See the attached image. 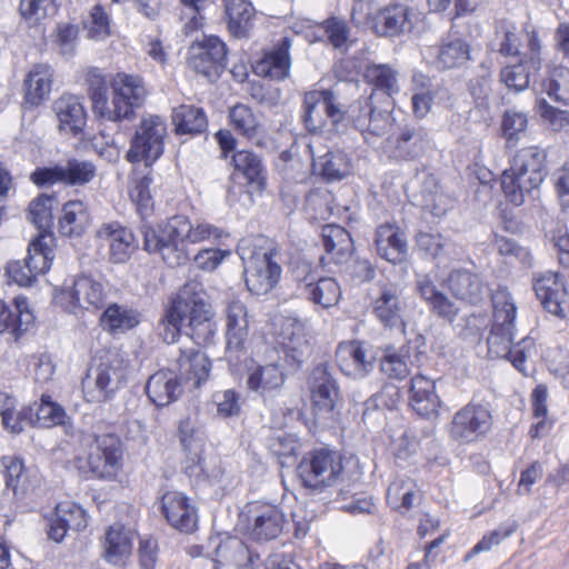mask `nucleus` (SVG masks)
Masks as SVG:
<instances>
[{"label": "nucleus", "mask_w": 569, "mask_h": 569, "mask_svg": "<svg viewBox=\"0 0 569 569\" xmlns=\"http://www.w3.org/2000/svg\"><path fill=\"white\" fill-rule=\"evenodd\" d=\"M182 329L198 346L211 343L217 331L203 286L197 280L187 281L178 290L157 327L159 337L166 343L176 342Z\"/></svg>", "instance_id": "obj_1"}, {"label": "nucleus", "mask_w": 569, "mask_h": 569, "mask_svg": "<svg viewBox=\"0 0 569 569\" xmlns=\"http://www.w3.org/2000/svg\"><path fill=\"white\" fill-rule=\"evenodd\" d=\"M143 249L149 253H159L163 262L174 268L188 262L184 241L198 243L204 240H218L228 236L222 229L206 222L193 226L186 216L171 217L166 226L154 230L142 227Z\"/></svg>", "instance_id": "obj_2"}, {"label": "nucleus", "mask_w": 569, "mask_h": 569, "mask_svg": "<svg viewBox=\"0 0 569 569\" xmlns=\"http://www.w3.org/2000/svg\"><path fill=\"white\" fill-rule=\"evenodd\" d=\"M211 361L194 348H179L172 368L159 370L149 377L146 392L157 407H166L182 395L180 379L192 380L193 387H200L209 378Z\"/></svg>", "instance_id": "obj_3"}, {"label": "nucleus", "mask_w": 569, "mask_h": 569, "mask_svg": "<svg viewBox=\"0 0 569 569\" xmlns=\"http://www.w3.org/2000/svg\"><path fill=\"white\" fill-rule=\"evenodd\" d=\"M491 301L493 316L490 335L487 339L489 352L495 357L507 358L516 369L526 373L525 362L533 352L535 340L526 337L513 345L517 308L507 288L499 287L493 291Z\"/></svg>", "instance_id": "obj_4"}, {"label": "nucleus", "mask_w": 569, "mask_h": 569, "mask_svg": "<svg viewBox=\"0 0 569 569\" xmlns=\"http://www.w3.org/2000/svg\"><path fill=\"white\" fill-rule=\"evenodd\" d=\"M87 82L93 112L109 121L130 119L134 108L143 103L147 94L142 80L137 76L117 74L111 102L108 101L107 81L97 70L89 72Z\"/></svg>", "instance_id": "obj_5"}, {"label": "nucleus", "mask_w": 569, "mask_h": 569, "mask_svg": "<svg viewBox=\"0 0 569 569\" xmlns=\"http://www.w3.org/2000/svg\"><path fill=\"white\" fill-rule=\"evenodd\" d=\"M547 154L539 147L518 150L510 167L501 174V189L506 199L519 207L526 198H535L547 176Z\"/></svg>", "instance_id": "obj_6"}, {"label": "nucleus", "mask_w": 569, "mask_h": 569, "mask_svg": "<svg viewBox=\"0 0 569 569\" xmlns=\"http://www.w3.org/2000/svg\"><path fill=\"white\" fill-rule=\"evenodd\" d=\"M263 236L247 237L239 241L237 252L243 262L244 281L249 291L266 295L278 283L280 266L273 261V250L266 247Z\"/></svg>", "instance_id": "obj_7"}, {"label": "nucleus", "mask_w": 569, "mask_h": 569, "mask_svg": "<svg viewBox=\"0 0 569 569\" xmlns=\"http://www.w3.org/2000/svg\"><path fill=\"white\" fill-rule=\"evenodd\" d=\"M342 471V457L328 448L308 452L297 466V476L302 485L319 491L336 486Z\"/></svg>", "instance_id": "obj_8"}, {"label": "nucleus", "mask_w": 569, "mask_h": 569, "mask_svg": "<svg viewBox=\"0 0 569 569\" xmlns=\"http://www.w3.org/2000/svg\"><path fill=\"white\" fill-rule=\"evenodd\" d=\"M377 93L356 100L346 111V120L358 130L366 140L369 137H381L392 124L390 107L392 101H386L383 107L376 104Z\"/></svg>", "instance_id": "obj_9"}, {"label": "nucleus", "mask_w": 569, "mask_h": 569, "mask_svg": "<svg viewBox=\"0 0 569 569\" xmlns=\"http://www.w3.org/2000/svg\"><path fill=\"white\" fill-rule=\"evenodd\" d=\"M166 134L167 127L160 117L142 119L131 139L126 159L132 163L143 161L146 166H151L163 153Z\"/></svg>", "instance_id": "obj_10"}, {"label": "nucleus", "mask_w": 569, "mask_h": 569, "mask_svg": "<svg viewBox=\"0 0 569 569\" xmlns=\"http://www.w3.org/2000/svg\"><path fill=\"white\" fill-rule=\"evenodd\" d=\"M302 107V119L310 132L321 131L328 121L338 130L346 120V111L331 90L306 92Z\"/></svg>", "instance_id": "obj_11"}, {"label": "nucleus", "mask_w": 569, "mask_h": 569, "mask_svg": "<svg viewBox=\"0 0 569 569\" xmlns=\"http://www.w3.org/2000/svg\"><path fill=\"white\" fill-rule=\"evenodd\" d=\"M492 425V415L486 405L469 402L453 415L449 435L459 443H473L485 438Z\"/></svg>", "instance_id": "obj_12"}, {"label": "nucleus", "mask_w": 569, "mask_h": 569, "mask_svg": "<svg viewBox=\"0 0 569 569\" xmlns=\"http://www.w3.org/2000/svg\"><path fill=\"white\" fill-rule=\"evenodd\" d=\"M53 259V250L46 236L37 237L28 247V256L23 260L11 261L7 266L9 279L20 287L31 286L37 276L46 272Z\"/></svg>", "instance_id": "obj_13"}, {"label": "nucleus", "mask_w": 569, "mask_h": 569, "mask_svg": "<svg viewBox=\"0 0 569 569\" xmlns=\"http://www.w3.org/2000/svg\"><path fill=\"white\" fill-rule=\"evenodd\" d=\"M266 360L249 368L247 388L264 400L273 397L287 379L283 358L277 350H267Z\"/></svg>", "instance_id": "obj_14"}, {"label": "nucleus", "mask_w": 569, "mask_h": 569, "mask_svg": "<svg viewBox=\"0 0 569 569\" xmlns=\"http://www.w3.org/2000/svg\"><path fill=\"white\" fill-rule=\"evenodd\" d=\"M96 166L87 160L68 159L53 167L38 168L31 173V180L39 187L63 183L83 186L96 177Z\"/></svg>", "instance_id": "obj_15"}, {"label": "nucleus", "mask_w": 569, "mask_h": 569, "mask_svg": "<svg viewBox=\"0 0 569 569\" xmlns=\"http://www.w3.org/2000/svg\"><path fill=\"white\" fill-rule=\"evenodd\" d=\"M106 298L103 284L88 276L73 280L71 287H64L56 293V302L66 311L76 313L80 309H99Z\"/></svg>", "instance_id": "obj_16"}, {"label": "nucleus", "mask_w": 569, "mask_h": 569, "mask_svg": "<svg viewBox=\"0 0 569 569\" xmlns=\"http://www.w3.org/2000/svg\"><path fill=\"white\" fill-rule=\"evenodd\" d=\"M247 530L251 539L269 541L278 538L284 526L282 510L272 503L254 501L246 507Z\"/></svg>", "instance_id": "obj_17"}, {"label": "nucleus", "mask_w": 569, "mask_h": 569, "mask_svg": "<svg viewBox=\"0 0 569 569\" xmlns=\"http://www.w3.org/2000/svg\"><path fill=\"white\" fill-rule=\"evenodd\" d=\"M227 47L218 37H204L193 43L189 51V66L211 81L219 78L226 68Z\"/></svg>", "instance_id": "obj_18"}, {"label": "nucleus", "mask_w": 569, "mask_h": 569, "mask_svg": "<svg viewBox=\"0 0 569 569\" xmlns=\"http://www.w3.org/2000/svg\"><path fill=\"white\" fill-rule=\"evenodd\" d=\"M122 459V447L118 436L106 433L94 436L90 447L88 465L91 472L100 479H112L117 476Z\"/></svg>", "instance_id": "obj_19"}, {"label": "nucleus", "mask_w": 569, "mask_h": 569, "mask_svg": "<svg viewBox=\"0 0 569 569\" xmlns=\"http://www.w3.org/2000/svg\"><path fill=\"white\" fill-rule=\"evenodd\" d=\"M93 389H90L91 380L82 382L83 392L89 402H102L120 388L126 379V369L119 358L108 359L101 362L93 372Z\"/></svg>", "instance_id": "obj_20"}, {"label": "nucleus", "mask_w": 569, "mask_h": 569, "mask_svg": "<svg viewBox=\"0 0 569 569\" xmlns=\"http://www.w3.org/2000/svg\"><path fill=\"white\" fill-rule=\"evenodd\" d=\"M370 308L373 317L386 328L403 326V306L399 289L391 282H378L370 292Z\"/></svg>", "instance_id": "obj_21"}, {"label": "nucleus", "mask_w": 569, "mask_h": 569, "mask_svg": "<svg viewBox=\"0 0 569 569\" xmlns=\"http://www.w3.org/2000/svg\"><path fill=\"white\" fill-rule=\"evenodd\" d=\"M277 350L283 358V365L299 368L309 355V342L303 325L296 318H286L278 335Z\"/></svg>", "instance_id": "obj_22"}, {"label": "nucleus", "mask_w": 569, "mask_h": 569, "mask_svg": "<svg viewBox=\"0 0 569 569\" xmlns=\"http://www.w3.org/2000/svg\"><path fill=\"white\" fill-rule=\"evenodd\" d=\"M161 510L168 523L181 532L191 533L198 527L197 508L182 492H166L161 497Z\"/></svg>", "instance_id": "obj_23"}, {"label": "nucleus", "mask_w": 569, "mask_h": 569, "mask_svg": "<svg viewBox=\"0 0 569 569\" xmlns=\"http://www.w3.org/2000/svg\"><path fill=\"white\" fill-rule=\"evenodd\" d=\"M97 236L108 243L109 259L113 263H126L138 249L133 232L118 221L101 224Z\"/></svg>", "instance_id": "obj_24"}, {"label": "nucleus", "mask_w": 569, "mask_h": 569, "mask_svg": "<svg viewBox=\"0 0 569 569\" xmlns=\"http://www.w3.org/2000/svg\"><path fill=\"white\" fill-rule=\"evenodd\" d=\"M310 391L316 413L321 417L330 415L339 400L340 392L338 383L327 366L319 365L312 370Z\"/></svg>", "instance_id": "obj_25"}, {"label": "nucleus", "mask_w": 569, "mask_h": 569, "mask_svg": "<svg viewBox=\"0 0 569 569\" xmlns=\"http://www.w3.org/2000/svg\"><path fill=\"white\" fill-rule=\"evenodd\" d=\"M249 337L247 307L239 300H232L226 309L227 353L238 357L243 352Z\"/></svg>", "instance_id": "obj_26"}, {"label": "nucleus", "mask_w": 569, "mask_h": 569, "mask_svg": "<svg viewBox=\"0 0 569 569\" xmlns=\"http://www.w3.org/2000/svg\"><path fill=\"white\" fill-rule=\"evenodd\" d=\"M1 465L4 468L3 476L6 487L11 489L17 499H22L30 490L39 485L36 469L26 467L23 460L17 456H3Z\"/></svg>", "instance_id": "obj_27"}, {"label": "nucleus", "mask_w": 569, "mask_h": 569, "mask_svg": "<svg viewBox=\"0 0 569 569\" xmlns=\"http://www.w3.org/2000/svg\"><path fill=\"white\" fill-rule=\"evenodd\" d=\"M447 287L456 299L470 305H478L488 296L481 278L467 269L452 270L447 278Z\"/></svg>", "instance_id": "obj_28"}, {"label": "nucleus", "mask_w": 569, "mask_h": 569, "mask_svg": "<svg viewBox=\"0 0 569 569\" xmlns=\"http://www.w3.org/2000/svg\"><path fill=\"white\" fill-rule=\"evenodd\" d=\"M87 515L84 510L72 503L61 502L49 519L48 536L51 540L60 542L68 530L80 531L87 527Z\"/></svg>", "instance_id": "obj_29"}, {"label": "nucleus", "mask_w": 569, "mask_h": 569, "mask_svg": "<svg viewBox=\"0 0 569 569\" xmlns=\"http://www.w3.org/2000/svg\"><path fill=\"white\" fill-rule=\"evenodd\" d=\"M392 154L400 160H415L426 151L428 139L423 128L406 124L390 139Z\"/></svg>", "instance_id": "obj_30"}, {"label": "nucleus", "mask_w": 569, "mask_h": 569, "mask_svg": "<svg viewBox=\"0 0 569 569\" xmlns=\"http://www.w3.org/2000/svg\"><path fill=\"white\" fill-rule=\"evenodd\" d=\"M336 359L346 376L363 378L373 368L372 357L359 341L341 342Z\"/></svg>", "instance_id": "obj_31"}, {"label": "nucleus", "mask_w": 569, "mask_h": 569, "mask_svg": "<svg viewBox=\"0 0 569 569\" xmlns=\"http://www.w3.org/2000/svg\"><path fill=\"white\" fill-rule=\"evenodd\" d=\"M375 243L378 254L388 262L398 264L407 258V238L398 226L386 223L378 227Z\"/></svg>", "instance_id": "obj_32"}, {"label": "nucleus", "mask_w": 569, "mask_h": 569, "mask_svg": "<svg viewBox=\"0 0 569 569\" xmlns=\"http://www.w3.org/2000/svg\"><path fill=\"white\" fill-rule=\"evenodd\" d=\"M536 295L543 308L551 315L565 317L566 289L557 272L541 273L533 284Z\"/></svg>", "instance_id": "obj_33"}, {"label": "nucleus", "mask_w": 569, "mask_h": 569, "mask_svg": "<svg viewBox=\"0 0 569 569\" xmlns=\"http://www.w3.org/2000/svg\"><path fill=\"white\" fill-rule=\"evenodd\" d=\"M410 405L421 417L437 415L440 405L435 391V381L423 375H416L410 382Z\"/></svg>", "instance_id": "obj_34"}, {"label": "nucleus", "mask_w": 569, "mask_h": 569, "mask_svg": "<svg viewBox=\"0 0 569 569\" xmlns=\"http://www.w3.org/2000/svg\"><path fill=\"white\" fill-rule=\"evenodd\" d=\"M53 109L61 131L71 132L73 136L82 131L87 122V113L78 97L64 94L54 102Z\"/></svg>", "instance_id": "obj_35"}, {"label": "nucleus", "mask_w": 569, "mask_h": 569, "mask_svg": "<svg viewBox=\"0 0 569 569\" xmlns=\"http://www.w3.org/2000/svg\"><path fill=\"white\" fill-rule=\"evenodd\" d=\"M290 40L283 38L281 43L273 50L266 53L264 57L257 62L254 72L261 77H268L272 80H283L290 72Z\"/></svg>", "instance_id": "obj_36"}, {"label": "nucleus", "mask_w": 569, "mask_h": 569, "mask_svg": "<svg viewBox=\"0 0 569 569\" xmlns=\"http://www.w3.org/2000/svg\"><path fill=\"white\" fill-rule=\"evenodd\" d=\"M133 531L121 523L110 526L104 537V559L112 565L122 563L131 553Z\"/></svg>", "instance_id": "obj_37"}, {"label": "nucleus", "mask_w": 569, "mask_h": 569, "mask_svg": "<svg viewBox=\"0 0 569 569\" xmlns=\"http://www.w3.org/2000/svg\"><path fill=\"white\" fill-rule=\"evenodd\" d=\"M410 27L408 8L398 4L379 10L372 20L375 32L383 37L399 36Z\"/></svg>", "instance_id": "obj_38"}, {"label": "nucleus", "mask_w": 569, "mask_h": 569, "mask_svg": "<svg viewBox=\"0 0 569 569\" xmlns=\"http://www.w3.org/2000/svg\"><path fill=\"white\" fill-rule=\"evenodd\" d=\"M322 242L330 262L336 264L347 261L353 249L350 233L337 224H327L322 228Z\"/></svg>", "instance_id": "obj_39"}, {"label": "nucleus", "mask_w": 569, "mask_h": 569, "mask_svg": "<svg viewBox=\"0 0 569 569\" xmlns=\"http://www.w3.org/2000/svg\"><path fill=\"white\" fill-rule=\"evenodd\" d=\"M33 319L26 298H16L11 306L0 301V333L11 330L19 336L28 330Z\"/></svg>", "instance_id": "obj_40"}, {"label": "nucleus", "mask_w": 569, "mask_h": 569, "mask_svg": "<svg viewBox=\"0 0 569 569\" xmlns=\"http://www.w3.org/2000/svg\"><path fill=\"white\" fill-rule=\"evenodd\" d=\"M228 29L234 38H246L253 27L256 10L249 0H223Z\"/></svg>", "instance_id": "obj_41"}, {"label": "nucleus", "mask_w": 569, "mask_h": 569, "mask_svg": "<svg viewBox=\"0 0 569 569\" xmlns=\"http://www.w3.org/2000/svg\"><path fill=\"white\" fill-rule=\"evenodd\" d=\"M313 172L326 181L333 182L346 178L351 171V160L341 150L328 151L323 156L313 159Z\"/></svg>", "instance_id": "obj_42"}, {"label": "nucleus", "mask_w": 569, "mask_h": 569, "mask_svg": "<svg viewBox=\"0 0 569 569\" xmlns=\"http://www.w3.org/2000/svg\"><path fill=\"white\" fill-rule=\"evenodd\" d=\"M89 222L90 216L86 204L79 200H71L62 207L59 232L64 237H79L86 231Z\"/></svg>", "instance_id": "obj_43"}, {"label": "nucleus", "mask_w": 569, "mask_h": 569, "mask_svg": "<svg viewBox=\"0 0 569 569\" xmlns=\"http://www.w3.org/2000/svg\"><path fill=\"white\" fill-rule=\"evenodd\" d=\"M52 69L48 64H36L24 80L26 101L39 106L50 93Z\"/></svg>", "instance_id": "obj_44"}, {"label": "nucleus", "mask_w": 569, "mask_h": 569, "mask_svg": "<svg viewBox=\"0 0 569 569\" xmlns=\"http://www.w3.org/2000/svg\"><path fill=\"white\" fill-rule=\"evenodd\" d=\"M422 299L429 305L431 311L439 318L453 322L459 313V308L443 292L438 290L430 280L423 279L418 283Z\"/></svg>", "instance_id": "obj_45"}, {"label": "nucleus", "mask_w": 569, "mask_h": 569, "mask_svg": "<svg viewBox=\"0 0 569 569\" xmlns=\"http://www.w3.org/2000/svg\"><path fill=\"white\" fill-rule=\"evenodd\" d=\"M451 203V198L442 191L437 179L431 174L427 176L421 188L423 212L435 218H442L450 209Z\"/></svg>", "instance_id": "obj_46"}, {"label": "nucleus", "mask_w": 569, "mask_h": 569, "mask_svg": "<svg viewBox=\"0 0 569 569\" xmlns=\"http://www.w3.org/2000/svg\"><path fill=\"white\" fill-rule=\"evenodd\" d=\"M172 122L179 134H197L207 129L208 120L201 108L181 104L172 110Z\"/></svg>", "instance_id": "obj_47"}, {"label": "nucleus", "mask_w": 569, "mask_h": 569, "mask_svg": "<svg viewBox=\"0 0 569 569\" xmlns=\"http://www.w3.org/2000/svg\"><path fill=\"white\" fill-rule=\"evenodd\" d=\"M469 59V43L455 39L437 47L435 63L439 70H449L463 66Z\"/></svg>", "instance_id": "obj_48"}, {"label": "nucleus", "mask_w": 569, "mask_h": 569, "mask_svg": "<svg viewBox=\"0 0 569 569\" xmlns=\"http://www.w3.org/2000/svg\"><path fill=\"white\" fill-rule=\"evenodd\" d=\"M365 77L375 87L372 92H382L387 101H391L392 96L399 92L398 72L390 64H369Z\"/></svg>", "instance_id": "obj_49"}, {"label": "nucleus", "mask_w": 569, "mask_h": 569, "mask_svg": "<svg viewBox=\"0 0 569 569\" xmlns=\"http://www.w3.org/2000/svg\"><path fill=\"white\" fill-rule=\"evenodd\" d=\"M303 295L315 305L328 309L338 303L341 289L333 278L320 276Z\"/></svg>", "instance_id": "obj_50"}, {"label": "nucleus", "mask_w": 569, "mask_h": 569, "mask_svg": "<svg viewBox=\"0 0 569 569\" xmlns=\"http://www.w3.org/2000/svg\"><path fill=\"white\" fill-rule=\"evenodd\" d=\"M180 442L188 459L198 466L201 472L202 453L204 447V438L202 432L197 429L190 420L181 421L179 426Z\"/></svg>", "instance_id": "obj_51"}, {"label": "nucleus", "mask_w": 569, "mask_h": 569, "mask_svg": "<svg viewBox=\"0 0 569 569\" xmlns=\"http://www.w3.org/2000/svg\"><path fill=\"white\" fill-rule=\"evenodd\" d=\"M417 248L433 259L450 258L457 254L456 244L441 233L420 231L416 236Z\"/></svg>", "instance_id": "obj_52"}, {"label": "nucleus", "mask_w": 569, "mask_h": 569, "mask_svg": "<svg viewBox=\"0 0 569 569\" xmlns=\"http://www.w3.org/2000/svg\"><path fill=\"white\" fill-rule=\"evenodd\" d=\"M54 202V198L47 194H41L33 199L28 209V218L29 220L39 229L40 236H46L49 246L52 243V236L47 234L46 232L52 226V206Z\"/></svg>", "instance_id": "obj_53"}, {"label": "nucleus", "mask_w": 569, "mask_h": 569, "mask_svg": "<svg viewBox=\"0 0 569 569\" xmlns=\"http://www.w3.org/2000/svg\"><path fill=\"white\" fill-rule=\"evenodd\" d=\"M409 348H388L380 359V370L390 379L403 380L410 373Z\"/></svg>", "instance_id": "obj_54"}, {"label": "nucleus", "mask_w": 569, "mask_h": 569, "mask_svg": "<svg viewBox=\"0 0 569 569\" xmlns=\"http://www.w3.org/2000/svg\"><path fill=\"white\" fill-rule=\"evenodd\" d=\"M100 321L103 328L110 332H117L134 328L140 319L134 310L114 303L104 310Z\"/></svg>", "instance_id": "obj_55"}, {"label": "nucleus", "mask_w": 569, "mask_h": 569, "mask_svg": "<svg viewBox=\"0 0 569 569\" xmlns=\"http://www.w3.org/2000/svg\"><path fill=\"white\" fill-rule=\"evenodd\" d=\"M548 389L545 385H538L531 393L533 417L538 420L529 430L531 438H539L550 430L552 421L547 419Z\"/></svg>", "instance_id": "obj_56"}, {"label": "nucleus", "mask_w": 569, "mask_h": 569, "mask_svg": "<svg viewBox=\"0 0 569 569\" xmlns=\"http://www.w3.org/2000/svg\"><path fill=\"white\" fill-rule=\"evenodd\" d=\"M537 70L538 62L535 58H530V60L521 59L516 64H510L505 67L501 70V81L509 88L513 89L516 92H520L528 88L530 81V69Z\"/></svg>", "instance_id": "obj_57"}, {"label": "nucleus", "mask_w": 569, "mask_h": 569, "mask_svg": "<svg viewBox=\"0 0 569 569\" xmlns=\"http://www.w3.org/2000/svg\"><path fill=\"white\" fill-rule=\"evenodd\" d=\"M229 120L232 128L247 138L256 137L260 128L258 117L244 103H237L229 109Z\"/></svg>", "instance_id": "obj_58"}, {"label": "nucleus", "mask_w": 569, "mask_h": 569, "mask_svg": "<svg viewBox=\"0 0 569 569\" xmlns=\"http://www.w3.org/2000/svg\"><path fill=\"white\" fill-rule=\"evenodd\" d=\"M237 171L241 172L249 182L262 184L264 181V168L260 157L248 150L237 151L232 157Z\"/></svg>", "instance_id": "obj_59"}, {"label": "nucleus", "mask_w": 569, "mask_h": 569, "mask_svg": "<svg viewBox=\"0 0 569 569\" xmlns=\"http://www.w3.org/2000/svg\"><path fill=\"white\" fill-rule=\"evenodd\" d=\"M58 11L57 0H20L19 12L29 24H39L43 19L53 17Z\"/></svg>", "instance_id": "obj_60"}, {"label": "nucleus", "mask_w": 569, "mask_h": 569, "mask_svg": "<svg viewBox=\"0 0 569 569\" xmlns=\"http://www.w3.org/2000/svg\"><path fill=\"white\" fill-rule=\"evenodd\" d=\"M34 416V419H32V413L29 416L30 422L40 428H51L63 423L66 412L64 409L53 402L49 396H42L40 403L36 408Z\"/></svg>", "instance_id": "obj_61"}, {"label": "nucleus", "mask_w": 569, "mask_h": 569, "mask_svg": "<svg viewBox=\"0 0 569 569\" xmlns=\"http://www.w3.org/2000/svg\"><path fill=\"white\" fill-rule=\"evenodd\" d=\"M79 28L71 23H59L52 41L53 49L62 58L69 60L77 51Z\"/></svg>", "instance_id": "obj_62"}, {"label": "nucleus", "mask_w": 569, "mask_h": 569, "mask_svg": "<svg viewBox=\"0 0 569 569\" xmlns=\"http://www.w3.org/2000/svg\"><path fill=\"white\" fill-rule=\"evenodd\" d=\"M543 88L551 100L569 106V68L556 67Z\"/></svg>", "instance_id": "obj_63"}, {"label": "nucleus", "mask_w": 569, "mask_h": 569, "mask_svg": "<svg viewBox=\"0 0 569 569\" xmlns=\"http://www.w3.org/2000/svg\"><path fill=\"white\" fill-rule=\"evenodd\" d=\"M516 31L515 23L509 20L503 19L497 22L495 44L500 54L505 57L519 54L520 42Z\"/></svg>", "instance_id": "obj_64"}]
</instances>
